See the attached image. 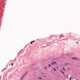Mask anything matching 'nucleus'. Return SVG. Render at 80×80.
<instances>
[{"label":"nucleus","instance_id":"f257e3e1","mask_svg":"<svg viewBox=\"0 0 80 80\" xmlns=\"http://www.w3.org/2000/svg\"><path fill=\"white\" fill-rule=\"evenodd\" d=\"M25 76H24L23 75L21 77V80H23V78H24L25 77Z\"/></svg>","mask_w":80,"mask_h":80},{"label":"nucleus","instance_id":"a211bd4d","mask_svg":"<svg viewBox=\"0 0 80 80\" xmlns=\"http://www.w3.org/2000/svg\"><path fill=\"white\" fill-rule=\"evenodd\" d=\"M62 56H63V54H62Z\"/></svg>","mask_w":80,"mask_h":80},{"label":"nucleus","instance_id":"2eb2a0df","mask_svg":"<svg viewBox=\"0 0 80 80\" xmlns=\"http://www.w3.org/2000/svg\"><path fill=\"white\" fill-rule=\"evenodd\" d=\"M61 72L62 73H64V72H63L62 71H61Z\"/></svg>","mask_w":80,"mask_h":80},{"label":"nucleus","instance_id":"0eeeda50","mask_svg":"<svg viewBox=\"0 0 80 80\" xmlns=\"http://www.w3.org/2000/svg\"><path fill=\"white\" fill-rule=\"evenodd\" d=\"M72 78V77H70L69 78V80H71Z\"/></svg>","mask_w":80,"mask_h":80},{"label":"nucleus","instance_id":"7ed1b4c3","mask_svg":"<svg viewBox=\"0 0 80 80\" xmlns=\"http://www.w3.org/2000/svg\"><path fill=\"white\" fill-rule=\"evenodd\" d=\"M35 42V41H32V42H31V44H32V43H33V42Z\"/></svg>","mask_w":80,"mask_h":80},{"label":"nucleus","instance_id":"1a4fd4ad","mask_svg":"<svg viewBox=\"0 0 80 80\" xmlns=\"http://www.w3.org/2000/svg\"><path fill=\"white\" fill-rule=\"evenodd\" d=\"M63 70H66V69H65V68H63Z\"/></svg>","mask_w":80,"mask_h":80},{"label":"nucleus","instance_id":"9b49d317","mask_svg":"<svg viewBox=\"0 0 80 80\" xmlns=\"http://www.w3.org/2000/svg\"><path fill=\"white\" fill-rule=\"evenodd\" d=\"M39 78V79H40V80H42V78Z\"/></svg>","mask_w":80,"mask_h":80},{"label":"nucleus","instance_id":"ddd939ff","mask_svg":"<svg viewBox=\"0 0 80 80\" xmlns=\"http://www.w3.org/2000/svg\"><path fill=\"white\" fill-rule=\"evenodd\" d=\"M13 63H11V65L13 66Z\"/></svg>","mask_w":80,"mask_h":80},{"label":"nucleus","instance_id":"f3484780","mask_svg":"<svg viewBox=\"0 0 80 80\" xmlns=\"http://www.w3.org/2000/svg\"><path fill=\"white\" fill-rule=\"evenodd\" d=\"M4 5H5V4L3 6V8H5V7H4Z\"/></svg>","mask_w":80,"mask_h":80},{"label":"nucleus","instance_id":"4468645a","mask_svg":"<svg viewBox=\"0 0 80 80\" xmlns=\"http://www.w3.org/2000/svg\"><path fill=\"white\" fill-rule=\"evenodd\" d=\"M44 68L47 69V67H45Z\"/></svg>","mask_w":80,"mask_h":80},{"label":"nucleus","instance_id":"9d476101","mask_svg":"<svg viewBox=\"0 0 80 80\" xmlns=\"http://www.w3.org/2000/svg\"><path fill=\"white\" fill-rule=\"evenodd\" d=\"M48 66H49V67H50V64H48Z\"/></svg>","mask_w":80,"mask_h":80},{"label":"nucleus","instance_id":"f03ea898","mask_svg":"<svg viewBox=\"0 0 80 80\" xmlns=\"http://www.w3.org/2000/svg\"><path fill=\"white\" fill-rule=\"evenodd\" d=\"M28 73V71L26 72L23 75H24L25 77V76H26V75H27V73Z\"/></svg>","mask_w":80,"mask_h":80},{"label":"nucleus","instance_id":"412c9836","mask_svg":"<svg viewBox=\"0 0 80 80\" xmlns=\"http://www.w3.org/2000/svg\"><path fill=\"white\" fill-rule=\"evenodd\" d=\"M15 61H16V60H15Z\"/></svg>","mask_w":80,"mask_h":80},{"label":"nucleus","instance_id":"aec40b11","mask_svg":"<svg viewBox=\"0 0 80 80\" xmlns=\"http://www.w3.org/2000/svg\"><path fill=\"white\" fill-rule=\"evenodd\" d=\"M76 80H77V79H76Z\"/></svg>","mask_w":80,"mask_h":80},{"label":"nucleus","instance_id":"423d86ee","mask_svg":"<svg viewBox=\"0 0 80 80\" xmlns=\"http://www.w3.org/2000/svg\"><path fill=\"white\" fill-rule=\"evenodd\" d=\"M53 70H55V71H57V70L56 69H55V68H53Z\"/></svg>","mask_w":80,"mask_h":80},{"label":"nucleus","instance_id":"39448f33","mask_svg":"<svg viewBox=\"0 0 80 80\" xmlns=\"http://www.w3.org/2000/svg\"><path fill=\"white\" fill-rule=\"evenodd\" d=\"M51 65H53L54 64V62H52L51 63Z\"/></svg>","mask_w":80,"mask_h":80},{"label":"nucleus","instance_id":"20e7f679","mask_svg":"<svg viewBox=\"0 0 80 80\" xmlns=\"http://www.w3.org/2000/svg\"><path fill=\"white\" fill-rule=\"evenodd\" d=\"M76 60H79L80 59L78 58H76Z\"/></svg>","mask_w":80,"mask_h":80},{"label":"nucleus","instance_id":"6ab92c4d","mask_svg":"<svg viewBox=\"0 0 80 80\" xmlns=\"http://www.w3.org/2000/svg\"><path fill=\"white\" fill-rule=\"evenodd\" d=\"M78 43V42H77V43Z\"/></svg>","mask_w":80,"mask_h":80},{"label":"nucleus","instance_id":"dca6fc26","mask_svg":"<svg viewBox=\"0 0 80 80\" xmlns=\"http://www.w3.org/2000/svg\"><path fill=\"white\" fill-rule=\"evenodd\" d=\"M65 65H68V63H65Z\"/></svg>","mask_w":80,"mask_h":80},{"label":"nucleus","instance_id":"f8f14e48","mask_svg":"<svg viewBox=\"0 0 80 80\" xmlns=\"http://www.w3.org/2000/svg\"><path fill=\"white\" fill-rule=\"evenodd\" d=\"M54 63L55 64H56V63H57V62H54Z\"/></svg>","mask_w":80,"mask_h":80},{"label":"nucleus","instance_id":"6e6552de","mask_svg":"<svg viewBox=\"0 0 80 80\" xmlns=\"http://www.w3.org/2000/svg\"><path fill=\"white\" fill-rule=\"evenodd\" d=\"M76 58H72V59H75L76 60Z\"/></svg>","mask_w":80,"mask_h":80}]
</instances>
